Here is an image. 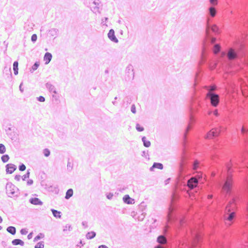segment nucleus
Returning <instances> with one entry per match:
<instances>
[{
    "label": "nucleus",
    "instance_id": "6e6552de",
    "mask_svg": "<svg viewBox=\"0 0 248 248\" xmlns=\"http://www.w3.org/2000/svg\"><path fill=\"white\" fill-rule=\"evenodd\" d=\"M204 88L207 91L205 98L209 100L211 105L213 107H217L220 102V96L219 94L215 93L217 90V87L215 85L205 86Z\"/></svg>",
    "mask_w": 248,
    "mask_h": 248
},
{
    "label": "nucleus",
    "instance_id": "a18cd8bd",
    "mask_svg": "<svg viewBox=\"0 0 248 248\" xmlns=\"http://www.w3.org/2000/svg\"><path fill=\"white\" fill-rule=\"evenodd\" d=\"M73 166V164L68 161L67 163V170L69 171H71L72 170Z\"/></svg>",
    "mask_w": 248,
    "mask_h": 248
},
{
    "label": "nucleus",
    "instance_id": "0eeeda50",
    "mask_svg": "<svg viewBox=\"0 0 248 248\" xmlns=\"http://www.w3.org/2000/svg\"><path fill=\"white\" fill-rule=\"evenodd\" d=\"M238 198L235 196L232 195L231 201L226 207L225 211V219L230 222L229 225L232 223V221L235 217V210L236 209V201Z\"/></svg>",
    "mask_w": 248,
    "mask_h": 248
},
{
    "label": "nucleus",
    "instance_id": "338daca9",
    "mask_svg": "<svg viewBox=\"0 0 248 248\" xmlns=\"http://www.w3.org/2000/svg\"><path fill=\"white\" fill-rule=\"evenodd\" d=\"M21 86H22V83L20 84V86H19V90L21 92H23V90L21 88Z\"/></svg>",
    "mask_w": 248,
    "mask_h": 248
},
{
    "label": "nucleus",
    "instance_id": "7ed1b4c3",
    "mask_svg": "<svg viewBox=\"0 0 248 248\" xmlns=\"http://www.w3.org/2000/svg\"><path fill=\"white\" fill-rule=\"evenodd\" d=\"M186 232L187 237L180 244L179 248H201L200 245L202 238L201 225L193 228L189 227L188 232Z\"/></svg>",
    "mask_w": 248,
    "mask_h": 248
},
{
    "label": "nucleus",
    "instance_id": "39448f33",
    "mask_svg": "<svg viewBox=\"0 0 248 248\" xmlns=\"http://www.w3.org/2000/svg\"><path fill=\"white\" fill-rule=\"evenodd\" d=\"M167 220V224L166 228L167 229L170 228V225H172L175 227L183 229L187 225L185 217L178 216L176 208L173 205L169 208Z\"/></svg>",
    "mask_w": 248,
    "mask_h": 248
},
{
    "label": "nucleus",
    "instance_id": "a878e982",
    "mask_svg": "<svg viewBox=\"0 0 248 248\" xmlns=\"http://www.w3.org/2000/svg\"><path fill=\"white\" fill-rule=\"evenodd\" d=\"M12 244L13 245H15V246H16V245H20L21 246H23L24 245V242L22 240H21V239H14L12 241Z\"/></svg>",
    "mask_w": 248,
    "mask_h": 248
},
{
    "label": "nucleus",
    "instance_id": "2f4dec72",
    "mask_svg": "<svg viewBox=\"0 0 248 248\" xmlns=\"http://www.w3.org/2000/svg\"><path fill=\"white\" fill-rule=\"evenodd\" d=\"M73 190L72 189L70 188L67 190V191L66 192V195L65 196V198L66 199H69L70 197H71L73 196Z\"/></svg>",
    "mask_w": 248,
    "mask_h": 248
},
{
    "label": "nucleus",
    "instance_id": "0e129e2a",
    "mask_svg": "<svg viewBox=\"0 0 248 248\" xmlns=\"http://www.w3.org/2000/svg\"><path fill=\"white\" fill-rule=\"evenodd\" d=\"M1 245L5 247L6 246V243L5 241H2L1 242Z\"/></svg>",
    "mask_w": 248,
    "mask_h": 248
},
{
    "label": "nucleus",
    "instance_id": "864d4df0",
    "mask_svg": "<svg viewBox=\"0 0 248 248\" xmlns=\"http://www.w3.org/2000/svg\"><path fill=\"white\" fill-rule=\"evenodd\" d=\"M141 155H142V156L145 157V158H149V155H148V152H146V151H142V154H141Z\"/></svg>",
    "mask_w": 248,
    "mask_h": 248
},
{
    "label": "nucleus",
    "instance_id": "b1692460",
    "mask_svg": "<svg viewBox=\"0 0 248 248\" xmlns=\"http://www.w3.org/2000/svg\"><path fill=\"white\" fill-rule=\"evenodd\" d=\"M200 162L198 160H195L189 165L193 170H197L200 167Z\"/></svg>",
    "mask_w": 248,
    "mask_h": 248
},
{
    "label": "nucleus",
    "instance_id": "412c9836",
    "mask_svg": "<svg viewBox=\"0 0 248 248\" xmlns=\"http://www.w3.org/2000/svg\"><path fill=\"white\" fill-rule=\"evenodd\" d=\"M46 89L49 91V92L53 93L54 94L57 93V92L56 91L55 86L53 85H52L51 83L47 82L46 84Z\"/></svg>",
    "mask_w": 248,
    "mask_h": 248
},
{
    "label": "nucleus",
    "instance_id": "4c0bfd02",
    "mask_svg": "<svg viewBox=\"0 0 248 248\" xmlns=\"http://www.w3.org/2000/svg\"><path fill=\"white\" fill-rule=\"evenodd\" d=\"M9 156L8 155H2V156L1 157V161L3 163H6L8 162V160H9Z\"/></svg>",
    "mask_w": 248,
    "mask_h": 248
},
{
    "label": "nucleus",
    "instance_id": "37998d69",
    "mask_svg": "<svg viewBox=\"0 0 248 248\" xmlns=\"http://www.w3.org/2000/svg\"><path fill=\"white\" fill-rule=\"evenodd\" d=\"M30 170H28L27 171V173L22 177V180L23 181H25L27 178H28L30 177Z\"/></svg>",
    "mask_w": 248,
    "mask_h": 248
},
{
    "label": "nucleus",
    "instance_id": "69168bd1",
    "mask_svg": "<svg viewBox=\"0 0 248 248\" xmlns=\"http://www.w3.org/2000/svg\"><path fill=\"white\" fill-rule=\"evenodd\" d=\"M213 198V195H208V198L209 199H212Z\"/></svg>",
    "mask_w": 248,
    "mask_h": 248
},
{
    "label": "nucleus",
    "instance_id": "3c124183",
    "mask_svg": "<svg viewBox=\"0 0 248 248\" xmlns=\"http://www.w3.org/2000/svg\"><path fill=\"white\" fill-rule=\"evenodd\" d=\"M131 111L134 114H135L136 113V106L134 104H133L131 106Z\"/></svg>",
    "mask_w": 248,
    "mask_h": 248
},
{
    "label": "nucleus",
    "instance_id": "c9c22d12",
    "mask_svg": "<svg viewBox=\"0 0 248 248\" xmlns=\"http://www.w3.org/2000/svg\"><path fill=\"white\" fill-rule=\"evenodd\" d=\"M44 237H45L44 234H43L42 233H40L34 238L33 241L36 242V241L41 239V238H44Z\"/></svg>",
    "mask_w": 248,
    "mask_h": 248
},
{
    "label": "nucleus",
    "instance_id": "79ce46f5",
    "mask_svg": "<svg viewBox=\"0 0 248 248\" xmlns=\"http://www.w3.org/2000/svg\"><path fill=\"white\" fill-rule=\"evenodd\" d=\"M43 154L46 157H48L50 155V152L48 149L46 148L43 150Z\"/></svg>",
    "mask_w": 248,
    "mask_h": 248
},
{
    "label": "nucleus",
    "instance_id": "f03ea898",
    "mask_svg": "<svg viewBox=\"0 0 248 248\" xmlns=\"http://www.w3.org/2000/svg\"><path fill=\"white\" fill-rule=\"evenodd\" d=\"M187 155L185 151H183V155L181 157V162L180 163L179 173L178 177V183L184 186L187 187L188 190H191L198 187L199 181L202 178L201 175H197L191 177L187 181L186 184L184 181L185 177L187 174H186L185 169L188 167L186 162Z\"/></svg>",
    "mask_w": 248,
    "mask_h": 248
},
{
    "label": "nucleus",
    "instance_id": "f3484780",
    "mask_svg": "<svg viewBox=\"0 0 248 248\" xmlns=\"http://www.w3.org/2000/svg\"><path fill=\"white\" fill-rule=\"evenodd\" d=\"M241 132L245 141H248V128L243 125L241 129Z\"/></svg>",
    "mask_w": 248,
    "mask_h": 248
},
{
    "label": "nucleus",
    "instance_id": "bb28decb",
    "mask_svg": "<svg viewBox=\"0 0 248 248\" xmlns=\"http://www.w3.org/2000/svg\"><path fill=\"white\" fill-rule=\"evenodd\" d=\"M51 211L54 217L59 218H60L61 217V212L60 211H59L54 209H51Z\"/></svg>",
    "mask_w": 248,
    "mask_h": 248
},
{
    "label": "nucleus",
    "instance_id": "f704fd0d",
    "mask_svg": "<svg viewBox=\"0 0 248 248\" xmlns=\"http://www.w3.org/2000/svg\"><path fill=\"white\" fill-rule=\"evenodd\" d=\"M83 4L90 8L91 6H92V3L93 0H82Z\"/></svg>",
    "mask_w": 248,
    "mask_h": 248
},
{
    "label": "nucleus",
    "instance_id": "ddd939ff",
    "mask_svg": "<svg viewBox=\"0 0 248 248\" xmlns=\"http://www.w3.org/2000/svg\"><path fill=\"white\" fill-rule=\"evenodd\" d=\"M126 73L128 74V76L129 78L133 79L134 78V72L133 66L132 64H129L126 67Z\"/></svg>",
    "mask_w": 248,
    "mask_h": 248
},
{
    "label": "nucleus",
    "instance_id": "c85d7f7f",
    "mask_svg": "<svg viewBox=\"0 0 248 248\" xmlns=\"http://www.w3.org/2000/svg\"><path fill=\"white\" fill-rule=\"evenodd\" d=\"M142 141L143 142V145L146 147H149L151 145V142L149 140H147L145 137H142Z\"/></svg>",
    "mask_w": 248,
    "mask_h": 248
},
{
    "label": "nucleus",
    "instance_id": "dca6fc26",
    "mask_svg": "<svg viewBox=\"0 0 248 248\" xmlns=\"http://www.w3.org/2000/svg\"><path fill=\"white\" fill-rule=\"evenodd\" d=\"M108 36L111 41L114 43L118 42V40L115 36L114 31L113 29H110L109 31V32L108 33Z\"/></svg>",
    "mask_w": 248,
    "mask_h": 248
},
{
    "label": "nucleus",
    "instance_id": "4be33fe9",
    "mask_svg": "<svg viewBox=\"0 0 248 248\" xmlns=\"http://www.w3.org/2000/svg\"><path fill=\"white\" fill-rule=\"evenodd\" d=\"M52 58V54L49 52H46L44 57V61L45 62V64H48L51 61Z\"/></svg>",
    "mask_w": 248,
    "mask_h": 248
},
{
    "label": "nucleus",
    "instance_id": "473e14b6",
    "mask_svg": "<svg viewBox=\"0 0 248 248\" xmlns=\"http://www.w3.org/2000/svg\"><path fill=\"white\" fill-rule=\"evenodd\" d=\"M40 62H36L32 66L31 69H30V72L32 73L34 71L37 69L38 67L39 66Z\"/></svg>",
    "mask_w": 248,
    "mask_h": 248
},
{
    "label": "nucleus",
    "instance_id": "2eb2a0df",
    "mask_svg": "<svg viewBox=\"0 0 248 248\" xmlns=\"http://www.w3.org/2000/svg\"><path fill=\"white\" fill-rule=\"evenodd\" d=\"M6 171L7 173L12 174L16 169V166L13 164H8L6 165Z\"/></svg>",
    "mask_w": 248,
    "mask_h": 248
},
{
    "label": "nucleus",
    "instance_id": "a19ab883",
    "mask_svg": "<svg viewBox=\"0 0 248 248\" xmlns=\"http://www.w3.org/2000/svg\"><path fill=\"white\" fill-rule=\"evenodd\" d=\"M44 248V243L43 241H41L37 243V244L35 246L34 248Z\"/></svg>",
    "mask_w": 248,
    "mask_h": 248
},
{
    "label": "nucleus",
    "instance_id": "20e7f679",
    "mask_svg": "<svg viewBox=\"0 0 248 248\" xmlns=\"http://www.w3.org/2000/svg\"><path fill=\"white\" fill-rule=\"evenodd\" d=\"M206 106L203 104L202 102H201L196 97H193L191 99L189 108V121L188 124L185 130L184 137L185 142H186V139L187 135L188 132L192 129L193 125L196 122V119L195 117V114L202 111L205 109Z\"/></svg>",
    "mask_w": 248,
    "mask_h": 248
},
{
    "label": "nucleus",
    "instance_id": "680f3d73",
    "mask_svg": "<svg viewBox=\"0 0 248 248\" xmlns=\"http://www.w3.org/2000/svg\"><path fill=\"white\" fill-rule=\"evenodd\" d=\"M32 234H33V233L32 232H30L27 236V238L28 239H31L32 238Z\"/></svg>",
    "mask_w": 248,
    "mask_h": 248
},
{
    "label": "nucleus",
    "instance_id": "c03bdc74",
    "mask_svg": "<svg viewBox=\"0 0 248 248\" xmlns=\"http://www.w3.org/2000/svg\"><path fill=\"white\" fill-rule=\"evenodd\" d=\"M136 128L138 131L141 132L144 130V127L140 126V124H137L136 125Z\"/></svg>",
    "mask_w": 248,
    "mask_h": 248
},
{
    "label": "nucleus",
    "instance_id": "6ab92c4d",
    "mask_svg": "<svg viewBox=\"0 0 248 248\" xmlns=\"http://www.w3.org/2000/svg\"><path fill=\"white\" fill-rule=\"evenodd\" d=\"M31 203L36 205H43V202L38 198H31L29 200Z\"/></svg>",
    "mask_w": 248,
    "mask_h": 248
},
{
    "label": "nucleus",
    "instance_id": "774afa93",
    "mask_svg": "<svg viewBox=\"0 0 248 248\" xmlns=\"http://www.w3.org/2000/svg\"><path fill=\"white\" fill-rule=\"evenodd\" d=\"M112 104L114 105H117V102L115 101H112Z\"/></svg>",
    "mask_w": 248,
    "mask_h": 248
},
{
    "label": "nucleus",
    "instance_id": "5701e85b",
    "mask_svg": "<svg viewBox=\"0 0 248 248\" xmlns=\"http://www.w3.org/2000/svg\"><path fill=\"white\" fill-rule=\"evenodd\" d=\"M155 168L162 170L163 168V165L162 163L155 162L153 166L150 168V170L151 171H153Z\"/></svg>",
    "mask_w": 248,
    "mask_h": 248
},
{
    "label": "nucleus",
    "instance_id": "7c9ffc66",
    "mask_svg": "<svg viewBox=\"0 0 248 248\" xmlns=\"http://www.w3.org/2000/svg\"><path fill=\"white\" fill-rule=\"evenodd\" d=\"M95 236H96L95 232H94L93 231H92L90 232H88L86 234V237L87 239H92L94 237H95Z\"/></svg>",
    "mask_w": 248,
    "mask_h": 248
},
{
    "label": "nucleus",
    "instance_id": "49530a36",
    "mask_svg": "<svg viewBox=\"0 0 248 248\" xmlns=\"http://www.w3.org/2000/svg\"><path fill=\"white\" fill-rule=\"evenodd\" d=\"M212 113H213L214 115L216 116H218L219 115V114L218 113V111L217 109H215L213 112L209 110L208 111L207 114L208 115H210Z\"/></svg>",
    "mask_w": 248,
    "mask_h": 248
},
{
    "label": "nucleus",
    "instance_id": "f8f14e48",
    "mask_svg": "<svg viewBox=\"0 0 248 248\" xmlns=\"http://www.w3.org/2000/svg\"><path fill=\"white\" fill-rule=\"evenodd\" d=\"M157 242L159 245L155 247V248H167L168 247L167 238L164 235H161L158 236Z\"/></svg>",
    "mask_w": 248,
    "mask_h": 248
},
{
    "label": "nucleus",
    "instance_id": "603ef678",
    "mask_svg": "<svg viewBox=\"0 0 248 248\" xmlns=\"http://www.w3.org/2000/svg\"><path fill=\"white\" fill-rule=\"evenodd\" d=\"M37 99L38 101L41 102H44L45 101V98L43 96H40L37 97Z\"/></svg>",
    "mask_w": 248,
    "mask_h": 248
},
{
    "label": "nucleus",
    "instance_id": "4d7b16f0",
    "mask_svg": "<svg viewBox=\"0 0 248 248\" xmlns=\"http://www.w3.org/2000/svg\"><path fill=\"white\" fill-rule=\"evenodd\" d=\"M82 225L84 228H87L88 227V223L86 221H83L82 222Z\"/></svg>",
    "mask_w": 248,
    "mask_h": 248
},
{
    "label": "nucleus",
    "instance_id": "9d476101",
    "mask_svg": "<svg viewBox=\"0 0 248 248\" xmlns=\"http://www.w3.org/2000/svg\"><path fill=\"white\" fill-rule=\"evenodd\" d=\"M225 129V128L221 126H219L218 127L213 128L207 133L205 136V138L207 139H210L217 137L220 133L222 131H224Z\"/></svg>",
    "mask_w": 248,
    "mask_h": 248
},
{
    "label": "nucleus",
    "instance_id": "58836bf2",
    "mask_svg": "<svg viewBox=\"0 0 248 248\" xmlns=\"http://www.w3.org/2000/svg\"><path fill=\"white\" fill-rule=\"evenodd\" d=\"M72 230V227L69 224H66L65 226L63 227V232H66L67 231L68 232L71 231Z\"/></svg>",
    "mask_w": 248,
    "mask_h": 248
},
{
    "label": "nucleus",
    "instance_id": "ea45409f",
    "mask_svg": "<svg viewBox=\"0 0 248 248\" xmlns=\"http://www.w3.org/2000/svg\"><path fill=\"white\" fill-rule=\"evenodd\" d=\"M6 152V148L4 144L0 143V154H3Z\"/></svg>",
    "mask_w": 248,
    "mask_h": 248
},
{
    "label": "nucleus",
    "instance_id": "423d86ee",
    "mask_svg": "<svg viewBox=\"0 0 248 248\" xmlns=\"http://www.w3.org/2000/svg\"><path fill=\"white\" fill-rule=\"evenodd\" d=\"M232 166V163L231 162L226 166L227 170V176L226 179H223L221 181L217 182V186L221 189V193L225 197L227 196H231L232 195V181L231 173V169Z\"/></svg>",
    "mask_w": 248,
    "mask_h": 248
},
{
    "label": "nucleus",
    "instance_id": "aec40b11",
    "mask_svg": "<svg viewBox=\"0 0 248 248\" xmlns=\"http://www.w3.org/2000/svg\"><path fill=\"white\" fill-rule=\"evenodd\" d=\"M217 11L214 6H211L208 8V16L211 17H214L216 16Z\"/></svg>",
    "mask_w": 248,
    "mask_h": 248
},
{
    "label": "nucleus",
    "instance_id": "09e8293b",
    "mask_svg": "<svg viewBox=\"0 0 248 248\" xmlns=\"http://www.w3.org/2000/svg\"><path fill=\"white\" fill-rule=\"evenodd\" d=\"M37 39V36L36 34H33L31 37V40L32 42L34 43L36 41Z\"/></svg>",
    "mask_w": 248,
    "mask_h": 248
},
{
    "label": "nucleus",
    "instance_id": "052dcab7",
    "mask_svg": "<svg viewBox=\"0 0 248 248\" xmlns=\"http://www.w3.org/2000/svg\"><path fill=\"white\" fill-rule=\"evenodd\" d=\"M108 20V17H105L104 18L102 19V24L105 25V22H106Z\"/></svg>",
    "mask_w": 248,
    "mask_h": 248
},
{
    "label": "nucleus",
    "instance_id": "f257e3e1",
    "mask_svg": "<svg viewBox=\"0 0 248 248\" xmlns=\"http://www.w3.org/2000/svg\"><path fill=\"white\" fill-rule=\"evenodd\" d=\"M211 32L218 34L219 33V30L216 25L211 23V19L208 17L206 21V41L204 42L199 64L201 65L207 62L208 67L211 70L215 69L217 67H222L225 70L228 67H232L238 65L239 62L242 61L241 59L245 55V44L240 40L234 47L229 48L227 52H222L220 56L217 58V61H210L207 62L208 44H214L212 50L215 55L218 54L221 50L220 46L215 44L216 38L211 35Z\"/></svg>",
    "mask_w": 248,
    "mask_h": 248
},
{
    "label": "nucleus",
    "instance_id": "de8ad7c7",
    "mask_svg": "<svg viewBox=\"0 0 248 248\" xmlns=\"http://www.w3.org/2000/svg\"><path fill=\"white\" fill-rule=\"evenodd\" d=\"M18 169L20 171H23L26 170V166L22 163L19 166Z\"/></svg>",
    "mask_w": 248,
    "mask_h": 248
},
{
    "label": "nucleus",
    "instance_id": "c756f323",
    "mask_svg": "<svg viewBox=\"0 0 248 248\" xmlns=\"http://www.w3.org/2000/svg\"><path fill=\"white\" fill-rule=\"evenodd\" d=\"M18 62L17 61H15L13 63V70L14 73L15 75H17L18 74Z\"/></svg>",
    "mask_w": 248,
    "mask_h": 248
},
{
    "label": "nucleus",
    "instance_id": "6e6d98bb",
    "mask_svg": "<svg viewBox=\"0 0 248 248\" xmlns=\"http://www.w3.org/2000/svg\"><path fill=\"white\" fill-rule=\"evenodd\" d=\"M113 196V193H108V194H107V198L108 199V200H111L112 199V197Z\"/></svg>",
    "mask_w": 248,
    "mask_h": 248
},
{
    "label": "nucleus",
    "instance_id": "393cba45",
    "mask_svg": "<svg viewBox=\"0 0 248 248\" xmlns=\"http://www.w3.org/2000/svg\"><path fill=\"white\" fill-rule=\"evenodd\" d=\"M58 32V29L55 28L51 29L48 31V34L50 35V36L54 37L55 38L57 36Z\"/></svg>",
    "mask_w": 248,
    "mask_h": 248
},
{
    "label": "nucleus",
    "instance_id": "cd10ccee",
    "mask_svg": "<svg viewBox=\"0 0 248 248\" xmlns=\"http://www.w3.org/2000/svg\"><path fill=\"white\" fill-rule=\"evenodd\" d=\"M7 231L12 235H15L16 233V228L13 226H9L6 229Z\"/></svg>",
    "mask_w": 248,
    "mask_h": 248
},
{
    "label": "nucleus",
    "instance_id": "72a5a7b5",
    "mask_svg": "<svg viewBox=\"0 0 248 248\" xmlns=\"http://www.w3.org/2000/svg\"><path fill=\"white\" fill-rule=\"evenodd\" d=\"M201 70L197 72L196 74L195 78V83L194 84V86L195 87L196 85L198 83L199 80L201 78Z\"/></svg>",
    "mask_w": 248,
    "mask_h": 248
},
{
    "label": "nucleus",
    "instance_id": "8fccbe9b",
    "mask_svg": "<svg viewBox=\"0 0 248 248\" xmlns=\"http://www.w3.org/2000/svg\"><path fill=\"white\" fill-rule=\"evenodd\" d=\"M209 2L212 6H215L218 4V0H209Z\"/></svg>",
    "mask_w": 248,
    "mask_h": 248
},
{
    "label": "nucleus",
    "instance_id": "e433bc0d",
    "mask_svg": "<svg viewBox=\"0 0 248 248\" xmlns=\"http://www.w3.org/2000/svg\"><path fill=\"white\" fill-rule=\"evenodd\" d=\"M211 155L212 159L216 161V158L218 157V153L216 151H214L211 153Z\"/></svg>",
    "mask_w": 248,
    "mask_h": 248
},
{
    "label": "nucleus",
    "instance_id": "5fc2aeb1",
    "mask_svg": "<svg viewBox=\"0 0 248 248\" xmlns=\"http://www.w3.org/2000/svg\"><path fill=\"white\" fill-rule=\"evenodd\" d=\"M20 233L22 235H25V234H27L28 231L26 229H22L20 230Z\"/></svg>",
    "mask_w": 248,
    "mask_h": 248
},
{
    "label": "nucleus",
    "instance_id": "13d9d810",
    "mask_svg": "<svg viewBox=\"0 0 248 248\" xmlns=\"http://www.w3.org/2000/svg\"><path fill=\"white\" fill-rule=\"evenodd\" d=\"M21 178V176L20 175H16L15 176V179L17 181H19Z\"/></svg>",
    "mask_w": 248,
    "mask_h": 248
},
{
    "label": "nucleus",
    "instance_id": "4468645a",
    "mask_svg": "<svg viewBox=\"0 0 248 248\" xmlns=\"http://www.w3.org/2000/svg\"><path fill=\"white\" fill-rule=\"evenodd\" d=\"M145 207L146 205H145V203L144 202H141L139 205V208L140 210V212H141V215L140 217H139V219L143 220L145 217L146 213L144 211L145 209Z\"/></svg>",
    "mask_w": 248,
    "mask_h": 248
},
{
    "label": "nucleus",
    "instance_id": "1a4fd4ad",
    "mask_svg": "<svg viewBox=\"0 0 248 248\" xmlns=\"http://www.w3.org/2000/svg\"><path fill=\"white\" fill-rule=\"evenodd\" d=\"M6 191L10 197L18 196V188L11 183H8L6 185Z\"/></svg>",
    "mask_w": 248,
    "mask_h": 248
},
{
    "label": "nucleus",
    "instance_id": "9b49d317",
    "mask_svg": "<svg viewBox=\"0 0 248 248\" xmlns=\"http://www.w3.org/2000/svg\"><path fill=\"white\" fill-rule=\"evenodd\" d=\"M102 3L100 0H93L90 10L94 14H100L102 10Z\"/></svg>",
    "mask_w": 248,
    "mask_h": 248
},
{
    "label": "nucleus",
    "instance_id": "bf43d9fd",
    "mask_svg": "<svg viewBox=\"0 0 248 248\" xmlns=\"http://www.w3.org/2000/svg\"><path fill=\"white\" fill-rule=\"evenodd\" d=\"M33 183V181L32 179H29L28 181H27V185L28 186H31V185H32Z\"/></svg>",
    "mask_w": 248,
    "mask_h": 248
},
{
    "label": "nucleus",
    "instance_id": "e2e57ef3",
    "mask_svg": "<svg viewBox=\"0 0 248 248\" xmlns=\"http://www.w3.org/2000/svg\"><path fill=\"white\" fill-rule=\"evenodd\" d=\"M98 248H108L107 246L104 245H100L98 247Z\"/></svg>",
    "mask_w": 248,
    "mask_h": 248
},
{
    "label": "nucleus",
    "instance_id": "a211bd4d",
    "mask_svg": "<svg viewBox=\"0 0 248 248\" xmlns=\"http://www.w3.org/2000/svg\"><path fill=\"white\" fill-rule=\"evenodd\" d=\"M124 202L128 204H132L135 203V200L131 198L128 195H125L123 197Z\"/></svg>",
    "mask_w": 248,
    "mask_h": 248
}]
</instances>
